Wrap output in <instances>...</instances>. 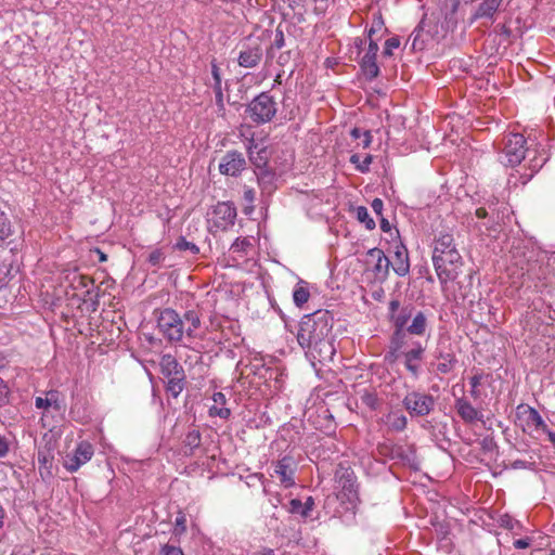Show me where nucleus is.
<instances>
[{
	"mask_svg": "<svg viewBox=\"0 0 555 555\" xmlns=\"http://www.w3.org/2000/svg\"><path fill=\"white\" fill-rule=\"evenodd\" d=\"M333 323L334 318L328 310H317L306 314L299 323L297 341L313 364L330 362L335 356Z\"/></svg>",
	"mask_w": 555,
	"mask_h": 555,
	"instance_id": "nucleus-1",
	"label": "nucleus"
},
{
	"mask_svg": "<svg viewBox=\"0 0 555 555\" xmlns=\"http://www.w3.org/2000/svg\"><path fill=\"white\" fill-rule=\"evenodd\" d=\"M153 313L159 333L169 343H179L184 336L195 338L202 325L198 308L186 310L182 315L172 308L155 309Z\"/></svg>",
	"mask_w": 555,
	"mask_h": 555,
	"instance_id": "nucleus-2",
	"label": "nucleus"
},
{
	"mask_svg": "<svg viewBox=\"0 0 555 555\" xmlns=\"http://www.w3.org/2000/svg\"><path fill=\"white\" fill-rule=\"evenodd\" d=\"M160 372L166 378V390L173 398H178L186 385L183 366L177 359L170 354H164L160 358Z\"/></svg>",
	"mask_w": 555,
	"mask_h": 555,
	"instance_id": "nucleus-3",
	"label": "nucleus"
},
{
	"mask_svg": "<svg viewBox=\"0 0 555 555\" xmlns=\"http://www.w3.org/2000/svg\"><path fill=\"white\" fill-rule=\"evenodd\" d=\"M527 140L520 133H509L504 138V147L500 154L499 160L506 167L519 165L526 156L528 150Z\"/></svg>",
	"mask_w": 555,
	"mask_h": 555,
	"instance_id": "nucleus-4",
	"label": "nucleus"
},
{
	"mask_svg": "<svg viewBox=\"0 0 555 555\" xmlns=\"http://www.w3.org/2000/svg\"><path fill=\"white\" fill-rule=\"evenodd\" d=\"M278 111L276 102L268 92H261L247 105L246 114L256 124H266L273 119Z\"/></svg>",
	"mask_w": 555,
	"mask_h": 555,
	"instance_id": "nucleus-5",
	"label": "nucleus"
},
{
	"mask_svg": "<svg viewBox=\"0 0 555 555\" xmlns=\"http://www.w3.org/2000/svg\"><path fill=\"white\" fill-rule=\"evenodd\" d=\"M402 405L411 417H424L435 410L436 398L424 391L412 390L403 398Z\"/></svg>",
	"mask_w": 555,
	"mask_h": 555,
	"instance_id": "nucleus-6",
	"label": "nucleus"
},
{
	"mask_svg": "<svg viewBox=\"0 0 555 555\" xmlns=\"http://www.w3.org/2000/svg\"><path fill=\"white\" fill-rule=\"evenodd\" d=\"M433 262L438 278H456L462 273L463 261L456 248L433 256Z\"/></svg>",
	"mask_w": 555,
	"mask_h": 555,
	"instance_id": "nucleus-7",
	"label": "nucleus"
},
{
	"mask_svg": "<svg viewBox=\"0 0 555 555\" xmlns=\"http://www.w3.org/2000/svg\"><path fill=\"white\" fill-rule=\"evenodd\" d=\"M94 454V448L89 441H80L73 453L65 455L63 466L69 472H77L82 465L88 463Z\"/></svg>",
	"mask_w": 555,
	"mask_h": 555,
	"instance_id": "nucleus-8",
	"label": "nucleus"
},
{
	"mask_svg": "<svg viewBox=\"0 0 555 555\" xmlns=\"http://www.w3.org/2000/svg\"><path fill=\"white\" fill-rule=\"evenodd\" d=\"M211 222L215 228L225 231L234 225L236 219V208L231 202H219L211 211Z\"/></svg>",
	"mask_w": 555,
	"mask_h": 555,
	"instance_id": "nucleus-9",
	"label": "nucleus"
},
{
	"mask_svg": "<svg viewBox=\"0 0 555 555\" xmlns=\"http://www.w3.org/2000/svg\"><path fill=\"white\" fill-rule=\"evenodd\" d=\"M246 165L243 153L232 150L221 157L218 169L223 176L238 177L245 170Z\"/></svg>",
	"mask_w": 555,
	"mask_h": 555,
	"instance_id": "nucleus-10",
	"label": "nucleus"
},
{
	"mask_svg": "<svg viewBox=\"0 0 555 555\" xmlns=\"http://www.w3.org/2000/svg\"><path fill=\"white\" fill-rule=\"evenodd\" d=\"M486 205L490 211V224L488 225V230L498 232L500 225L505 222V219L509 218L512 212L511 207L507 203L494 196L487 199Z\"/></svg>",
	"mask_w": 555,
	"mask_h": 555,
	"instance_id": "nucleus-11",
	"label": "nucleus"
},
{
	"mask_svg": "<svg viewBox=\"0 0 555 555\" xmlns=\"http://www.w3.org/2000/svg\"><path fill=\"white\" fill-rule=\"evenodd\" d=\"M297 462L292 455H284L274 464V474L279 477L281 485L285 488L295 486V473Z\"/></svg>",
	"mask_w": 555,
	"mask_h": 555,
	"instance_id": "nucleus-12",
	"label": "nucleus"
},
{
	"mask_svg": "<svg viewBox=\"0 0 555 555\" xmlns=\"http://www.w3.org/2000/svg\"><path fill=\"white\" fill-rule=\"evenodd\" d=\"M335 478L350 502L358 500L357 477L350 467L339 465L335 473Z\"/></svg>",
	"mask_w": 555,
	"mask_h": 555,
	"instance_id": "nucleus-13",
	"label": "nucleus"
},
{
	"mask_svg": "<svg viewBox=\"0 0 555 555\" xmlns=\"http://www.w3.org/2000/svg\"><path fill=\"white\" fill-rule=\"evenodd\" d=\"M378 44L374 39H371L365 54L360 61V67L363 75L367 80H373L379 75V67L376 63Z\"/></svg>",
	"mask_w": 555,
	"mask_h": 555,
	"instance_id": "nucleus-14",
	"label": "nucleus"
},
{
	"mask_svg": "<svg viewBox=\"0 0 555 555\" xmlns=\"http://www.w3.org/2000/svg\"><path fill=\"white\" fill-rule=\"evenodd\" d=\"M262 48L258 42L243 43L237 56V63L244 68H254L262 60Z\"/></svg>",
	"mask_w": 555,
	"mask_h": 555,
	"instance_id": "nucleus-15",
	"label": "nucleus"
},
{
	"mask_svg": "<svg viewBox=\"0 0 555 555\" xmlns=\"http://www.w3.org/2000/svg\"><path fill=\"white\" fill-rule=\"evenodd\" d=\"M454 409L460 418L466 424H474L478 421L482 422L483 414L475 408L469 400L464 397L456 398Z\"/></svg>",
	"mask_w": 555,
	"mask_h": 555,
	"instance_id": "nucleus-16",
	"label": "nucleus"
},
{
	"mask_svg": "<svg viewBox=\"0 0 555 555\" xmlns=\"http://www.w3.org/2000/svg\"><path fill=\"white\" fill-rule=\"evenodd\" d=\"M435 358L439 361L437 371L441 374L450 373L457 363L456 357L451 347H446L443 343L438 344L435 350Z\"/></svg>",
	"mask_w": 555,
	"mask_h": 555,
	"instance_id": "nucleus-17",
	"label": "nucleus"
},
{
	"mask_svg": "<svg viewBox=\"0 0 555 555\" xmlns=\"http://www.w3.org/2000/svg\"><path fill=\"white\" fill-rule=\"evenodd\" d=\"M425 348L421 343L416 341L413 344V348L402 352L404 358V366L415 378L420 375V362L423 359Z\"/></svg>",
	"mask_w": 555,
	"mask_h": 555,
	"instance_id": "nucleus-18",
	"label": "nucleus"
},
{
	"mask_svg": "<svg viewBox=\"0 0 555 555\" xmlns=\"http://www.w3.org/2000/svg\"><path fill=\"white\" fill-rule=\"evenodd\" d=\"M503 0H483L472 16V21L487 18L494 21L495 14L502 5Z\"/></svg>",
	"mask_w": 555,
	"mask_h": 555,
	"instance_id": "nucleus-19",
	"label": "nucleus"
},
{
	"mask_svg": "<svg viewBox=\"0 0 555 555\" xmlns=\"http://www.w3.org/2000/svg\"><path fill=\"white\" fill-rule=\"evenodd\" d=\"M393 272L399 276H405L410 270V262L406 249H398L390 259Z\"/></svg>",
	"mask_w": 555,
	"mask_h": 555,
	"instance_id": "nucleus-20",
	"label": "nucleus"
},
{
	"mask_svg": "<svg viewBox=\"0 0 555 555\" xmlns=\"http://www.w3.org/2000/svg\"><path fill=\"white\" fill-rule=\"evenodd\" d=\"M377 450L380 455L388 456L391 460L400 459L403 462H410L411 457H414L413 452L404 454L402 447L390 443H380L378 444Z\"/></svg>",
	"mask_w": 555,
	"mask_h": 555,
	"instance_id": "nucleus-21",
	"label": "nucleus"
},
{
	"mask_svg": "<svg viewBox=\"0 0 555 555\" xmlns=\"http://www.w3.org/2000/svg\"><path fill=\"white\" fill-rule=\"evenodd\" d=\"M212 400L215 404L209 409L210 416H219L220 418L227 420L231 415V411L228 408H224L227 402V398L223 392H215L212 395Z\"/></svg>",
	"mask_w": 555,
	"mask_h": 555,
	"instance_id": "nucleus-22",
	"label": "nucleus"
},
{
	"mask_svg": "<svg viewBox=\"0 0 555 555\" xmlns=\"http://www.w3.org/2000/svg\"><path fill=\"white\" fill-rule=\"evenodd\" d=\"M202 437L198 429L190 430L183 439L184 455L192 456L196 449L201 447Z\"/></svg>",
	"mask_w": 555,
	"mask_h": 555,
	"instance_id": "nucleus-23",
	"label": "nucleus"
},
{
	"mask_svg": "<svg viewBox=\"0 0 555 555\" xmlns=\"http://www.w3.org/2000/svg\"><path fill=\"white\" fill-rule=\"evenodd\" d=\"M35 405L37 409L53 408L55 411H61L63 408L62 402L59 400V392L56 390L48 391L46 398L37 397Z\"/></svg>",
	"mask_w": 555,
	"mask_h": 555,
	"instance_id": "nucleus-24",
	"label": "nucleus"
},
{
	"mask_svg": "<svg viewBox=\"0 0 555 555\" xmlns=\"http://www.w3.org/2000/svg\"><path fill=\"white\" fill-rule=\"evenodd\" d=\"M310 298V285L305 280H299L293 291V300L297 307H302Z\"/></svg>",
	"mask_w": 555,
	"mask_h": 555,
	"instance_id": "nucleus-25",
	"label": "nucleus"
},
{
	"mask_svg": "<svg viewBox=\"0 0 555 555\" xmlns=\"http://www.w3.org/2000/svg\"><path fill=\"white\" fill-rule=\"evenodd\" d=\"M37 459L41 477H52L53 455L51 452L49 450H39Z\"/></svg>",
	"mask_w": 555,
	"mask_h": 555,
	"instance_id": "nucleus-26",
	"label": "nucleus"
},
{
	"mask_svg": "<svg viewBox=\"0 0 555 555\" xmlns=\"http://www.w3.org/2000/svg\"><path fill=\"white\" fill-rule=\"evenodd\" d=\"M412 312L413 307L408 305L402 307L397 313H391L389 320L393 324V327L404 330L405 325L412 317Z\"/></svg>",
	"mask_w": 555,
	"mask_h": 555,
	"instance_id": "nucleus-27",
	"label": "nucleus"
},
{
	"mask_svg": "<svg viewBox=\"0 0 555 555\" xmlns=\"http://www.w3.org/2000/svg\"><path fill=\"white\" fill-rule=\"evenodd\" d=\"M427 330V318L424 312L418 311L412 320V323L406 327V332L412 335L422 336Z\"/></svg>",
	"mask_w": 555,
	"mask_h": 555,
	"instance_id": "nucleus-28",
	"label": "nucleus"
},
{
	"mask_svg": "<svg viewBox=\"0 0 555 555\" xmlns=\"http://www.w3.org/2000/svg\"><path fill=\"white\" fill-rule=\"evenodd\" d=\"M517 409H518V411L519 410H524L522 413L527 415V422L528 423L533 424L537 429H540L542 431H546L547 425L545 424V422L543 421L542 416L540 415V413L534 408L526 406V405L520 404Z\"/></svg>",
	"mask_w": 555,
	"mask_h": 555,
	"instance_id": "nucleus-29",
	"label": "nucleus"
},
{
	"mask_svg": "<svg viewBox=\"0 0 555 555\" xmlns=\"http://www.w3.org/2000/svg\"><path fill=\"white\" fill-rule=\"evenodd\" d=\"M455 248L454 238L449 233L440 234L438 238L435 240L434 253L433 256H437V254H443L444 251L452 250Z\"/></svg>",
	"mask_w": 555,
	"mask_h": 555,
	"instance_id": "nucleus-30",
	"label": "nucleus"
},
{
	"mask_svg": "<svg viewBox=\"0 0 555 555\" xmlns=\"http://www.w3.org/2000/svg\"><path fill=\"white\" fill-rule=\"evenodd\" d=\"M372 257H376V263L374 266V272L376 274H387L390 267V259L385 256V254L377 248H374L370 251Z\"/></svg>",
	"mask_w": 555,
	"mask_h": 555,
	"instance_id": "nucleus-31",
	"label": "nucleus"
},
{
	"mask_svg": "<svg viewBox=\"0 0 555 555\" xmlns=\"http://www.w3.org/2000/svg\"><path fill=\"white\" fill-rule=\"evenodd\" d=\"M461 4V0H443L442 10L444 12V18L452 24L457 23V11Z\"/></svg>",
	"mask_w": 555,
	"mask_h": 555,
	"instance_id": "nucleus-32",
	"label": "nucleus"
},
{
	"mask_svg": "<svg viewBox=\"0 0 555 555\" xmlns=\"http://www.w3.org/2000/svg\"><path fill=\"white\" fill-rule=\"evenodd\" d=\"M388 424L390 429L395 431H403L408 425V418L402 413H390L388 415Z\"/></svg>",
	"mask_w": 555,
	"mask_h": 555,
	"instance_id": "nucleus-33",
	"label": "nucleus"
},
{
	"mask_svg": "<svg viewBox=\"0 0 555 555\" xmlns=\"http://www.w3.org/2000/svg\"><path fill=\"white\" fill-rule=\"evenodd\" d=\"M243 199L245 202L243 211L245 215L249 216L253 214V211L255 209V206H254V202L256 199L255 189L245 185L244 191H243Z\"/></svg>",
	"mask_w": 555,
	"mask_h": 555,
	"instance_id": "nucleus-34",
	"label": "nucleus"
},
{
	"mask_svg": "<svg viewBox=\"0 0 555 555\" xmlns=\"http://www.w3.org/2000/svg\"><path fill=\"white\" fill-rule=\"evenodd\" d=\"M284 47H285L284 33H283L282 28L280 26H278V28L275 29L274 40L271 43V46L267 49V56L272 59L274 56L273 55L274 50H281Z\"/></svg>",
	"mask_w": 555,
	"mask_h": 555,
	"instance_id": "nucleus-35",
	"label": "nucleus"
},
{
	"mask_svg": "<svg viewBox=\"0 0 555 555\" xmlns=\"http://www.w3.org/2000/svg\"><path fill=\"white\" fill-rule=\"evenodd\" d=\"M356 216H357V220L361 223H364L365 228L367 230H373L375 229V221L374 219L370 216L369 214V210L366 207L364 206H358L356 208Z\"/></svg>",
	"mask_w": 555,
	"mask_h": 555,
	"instance_id": "nucleus-36",
	"label": "nucleus"
},
{
	"mask_svg": "<svg viewBox=\"0 0 555 555\" xmlns=\"http://www.w3.org/2000/svg\"><path fill=\"white\" fill-rule=\"evenodd\" d=\"M373 162V156L367 154L365 157L361 160L360 155L353 154L350 156V163L356 166V168L362 172L365 173L370 170V165Z\"/></svg>",
	"mask_w": 555,
	"mask_h": 555,
	"instance_id": "nucleus-37",
	"label": "nucleus"
},
{
	"mask_svg": "<svg viewBox=\"0 0 555 555\" xmlns=\"http://www.w3.org/2000/svg\"><path fill=\"white\" fill-rule=\"evenodd\" d=\"M350 135L354 140H361L359 145H361L363 149H367L372 143V135H371V131H369V130H362L360 128L354 127L350 131Z\"/></svg>",
	"mask_w": 555,
	"mask_h": 555,
	"instance_id": "nucleus-38",
	"label": "nucleus"
},
{
	"mask_svg": "<svg viewBox=\"0 0 555 555\" xmlns=\"http://www.w3.org/2000/svg\"><path fill=\"white\" fill-rule=\"evenodd\" d=\"M406 333L408 332L403 328L395 327V331L390 337L389 347L393 348L395 350H401L405 344Z\"/></svg>",
	"mask_w": 555,
	"mask_h": 555,
	"instance_id": "nucleus-39",
	"label": "nucleus"
},
{
	"mask_svg": "<svg viewBox=\"0 0 555 555\" xmlns=\"http://www.w3.org/2000/svg\"><path fill=\"white\" fill-rule=\"evenodd\" d=\"M361 402L372 411H376L380 405L378 396L374 391H364L361 395Z\"/></svg>",
	"mask_w": 555,
	"mask_h": 555,
	"instance_id": "nucleus-40",
	"label": "nucleus"
},
{
	"mask_svg": "<svg viewBox=\"0 0 555 555\" xmlns=\"http://www.w3.org/2000/svg\"><path fill=\"white\" fill-rule=\"evenodd\" d=\"M175 248L181 251H189L191 255H196L199 253V248L193 242H189L184 236H180L176 244Z\"/></svg>",
	"mask_w": 555,
	"mask_h": 555,
	"instance_id": "nucleus-41",
	"label": "nucleus"
},
{
	"mask_svg": "<svg viewBox=\"0 0 555 555\" xmlns=\"http://www.w3.org/2000/svg\"><path fill=\"white\" fill-rule=\"evenodd\" d=\"M482 378H483L482 373H476L469 378V384H470L469 392H470L472 398L475 400L480 398L479 386L481 385Z\"/></svg>",
	"mask_w": 555,
	"mask_h": 555,
	"instance_id": "nucleus-42",
	"label": "nucleus"
},
{
	"mask_svg": "<svg viewBox=\"0 0 555 555\" xmlns=\"http://www.w3.org/2000/svg\"><path fill=\"white\" fill-rule=\"evenodd\" d=\"M12 234L11 222L4 211L0 209V240L4 241Z\"/></svg>",
	"mask_w": 555,
	"mask_h": 555,
	"instance_id": "nucleus-43",
	"label": "nucleus"
},
{
	"mask_svg": "<svg viewBox=\"0 0 555 555\" xmlns=\"http://www.w3.org/2000/svg\"><path fill=\"white\" fill-rule=\"evenodd\" d=\"M288 512L294 515H299L304 519L308 518V514L304 508V504L299 499H292L288 506Z\"/></svg>",
	"mask_w": 555,
	"mask_h": 555,
	"instance_id": "nucleus-44",
	"label": "nucleus"
},
{
	"mask_svg": "<svg viewBox=\"0 0 555 555\" xmlns=\"http://www.w3.org/2000/svg\"><path fill=\"white\" fill-rule=\"evenodd\" d=\"M384 25H385V23H384L382 13L380 12L375 13L373 15L372 26L367 31L369 39L370 40L373 39L374 34L379 31L384 27Z\"/></svg>",
	"mask_w": 555,
	"mask_h": 555,
	"instance_id": "nucleus-45",
	"label": "nucleus"
},
{
	"mask_svg": "<svg viewBox=\"0 0 555 555\" xmlns=\"http://www.w3.org/2000/svg\"><path fill=\"white\" fill-rule=\"evenodd\" d=\"M399 46H400V40H399L398 37H391V38L387 39L386 42H385L383 54L385 56H391L392 55V51L395 49H398Z\"/></svg>",
	"mask_w": 555,
	"mask_h": 555,
	"instance_id": "nucleus-46",
	"label": "nucleus"
},
{
	"mask_svg": "<svg viewBox=\"0 0 555 555\" xmlns=\"http://www.w3.org/2000/svg\"><path fill=\"white\" fill-rule=\"evenodd\" d=\"M10 402V388L1 377H0V406H4Z\"/></svg>",
	"mask_w": 555,
	"mask_h": 555,
	"instance_id": "nucleus-47",
	"label": "nucleus"
},
{
	"mask_svg": "<svg viewBox=\"0 0 555 555\" xmlns=\"http://www.w3.org/2000/svg\"><path fill=\"white\" fill-rule=\"evenodd\" d=\"M400 356H402L401 350H395L393 348L388 347V351L384 356V361L385 363L392 365L397 362Z\"/></svg>",
	"mask_w": 555,
	"mask_h": 555,
	"instance_id": "nucleus-48",
	"label": "nucleus"
},
{
	"mask_svg": "<svg viewBox=\"0 0 555 555\" xmlns=\"http://www.w3.org/2000/svg\"><path fill=\"white\" fill-rule=\"evenodd\" d=\"M160 555H184L182 550L179 546L171 545V544H165L162 546Z\"/></svg>",
	"mask_w": 555,
	"mask_h": 555,
	"instance_id": "nucleus-49",
	"label": "nucleus"
},
{
	"mask_svg": "<svg viewBox=\"0 0 555 555\" xmlns=\"http://www.w3.org/2000/svg\"><path fill=\"white\" fill-rule=\"evenodd\" d=\"M286 2L293 11L299 10L301 15L306 12L305 0H286Z\"/></svg>",
	"mask_w": 555,
	"mask_h": 555,
	"instance_id": "nucleus-50",
	"label": "nucleus"
},
{
	"mask_svg": "<svg viewBox=\"0 0 555 555\" xmlns=\"http://www.w3.org/2000/svg\"><path fill=\"white\" fill-rule=\"evenodd\" d=\"M164 259V255L160 250H153L150 255H149V262L152 264V266H157L162 262V260Z\"/></svg>",
	"mask_w": 555,
	"mask_h": 555,
	"instance_id": "nucleus-51",
	"label": "nucleus"
},
{
	"mask_svg": "<svg viewBox=\"0 0 555 555\" xmlns=\"http://www.w3.org/2000/svg\"><path fill=\"white\" fill-rule=\"evenodd\" d=\"M250 246V243L247 238H236V241L232 244L231 249L233 251L245 250L246 247Z\"/></svg>",
	"mask_w": 555,
	"mask_h": 555,
	"instance_id": "nucleus-52",
	"label": "nucleus"
},
{
	"mask_svg": "<svg viewBox=\"0 0 555 555\" xmlns=\"http://www.w3.org/2000/svg\"><path fill=\"white\" fill-rule=\"evenodd\" d=\"M371 207L376 216H378V217L383 216L384 202L380 198H374L372 201Z\"/></svg>",
	"mask_w": 555,
	"mask_h": 555,
	"instance_id": "nucleus-53",
	"label": "nucleus"
},
{
	"mask_svg": "<svg viewBox=\"0 0 555 555\" xmlns=\"http://www.w3.org/2000/svg\"><path fill=\"white\" fill-rule=\"evenodd\" d=\"M418 36H420V33H417L416 35H414V33L409 37L408 41H406V44L411 42V49L412 50H422L423 49V43L418 42Z\"/></svg>",
	"mask_w": 555,
	"mask_h": 555,
	"instance_id": "nucleus-54",
	"label": "nucleus"
},
{
	"mask_svg": "<svg viewBox=\"0 0 555 555\" xmlns=\"http://www.w3.org/2000/svg\"><path fill=\"white\" fill-rule=\"evenodd\" d=\"M216 105L218 107L219 115H225V105L223 100V93L215 94Z\"/></svg>",
	"mask_w": 555,
	"mask_h": 555,
	"instance_id": "nucleus-55",
	"label": "nucleus"
},
{
	"mask_svg": "<svg viewBox=\"0 0 555 555\" xmlns=\"http://www.w3.org/2000/svg\"><path fill=\"white\" fill-rule=\"evenodd\" d=\"M9 453V442L4 437L0 436V457H4Z\"/></svg>",
	"mask_w": 555,
	"mask_h": 555,
	"instance_id": "nucleus-56",
	"label": "nucleus"
},
{
	"mask_svg": "<svg viewBox=\"0 0 555 555\" xmlns=\"http://www.w3.org/2000/svg\"><path fill=\"white\" fill-rule=\"evenodd\" d=\"M211 75L214 81H221V73L219 66L216 64V62H211Z\"/></svg>",
	"mask_w": 555,
	"mask_h": 555,
	"instance_id": "nucleus-57",
	"label": "nucleus"
},
{
	"mask_svg": "<svg viewBox=\"0 0 555 555\" xmlns=\"http://www.w3.org/2000/svg\"><path fill=\"white\" fill-rule=\"evenodd\" d=\"M304 508L306 509L308 516L310 517L311 512L314 507V500L312 496H308L305 502H302Z\"/></svg>",
	"mask_w": 555,
	"mask_h": 555,
	"instance_id": "nucleus-58",
	"label": "nucleus"
},
{
	"mask_svg": "<svg viewBox=\"0 0 555 555\" xmlns=\"http://www.w3.org/2000/svg\"><path fill=\"white\" fill-rule=\"evenodd\" d=\"M380 230L383 232H389L391 230L390 222L384 216L379 217Z\"/></svg>",
	"mask_w": 555,
	"mask_h": 555,
	"instance_id": "nucleus-59",
	"label": "nucleus"
},
{
	"mask_svg": "<svg viewBox=\"0 0 555 555\" xmlns=\"http://www.w3.org/2000/svg\"><path fill=\"white\" fill-rule=\"evenodd\" d=\"M530 545V539H518L514 542L516 548H527Z\"/></svg>",
	"mask_w": 555,
	"mask_h": 555,
	"instance_id": "nucleus-60",
	"label": "nucleus"
},
{
	"mask_svg": "<svg viewBox=\"0 0 555 555\" xmlns=\"http://www.w3.org/2000/svg\"><path fill=\"white\" fill-rule=\"evenodd\" d=\"M476 216L477 218L479 219H485V218H489L490 219V211L488 208L486 207H479L477 210H476Z\"/></svg>",
	"mask_w": 555,
	"mask_h": 555,
	"instance_id": "nucleus-61",
	"label": "nucleus"
},
{
	"mask_svg": "<svg viewBox=\"0 0 555 555\" xmlns=\"http://www.w3.org/2000/svg\"><path fill=\"white\" fill-rule=\"evenodd\" d=\"M528 463L526 461H522V460H516L514 461L511 466L512 468L514 469H524V468H528Z\"/></svg>",
	"mask_w": 555,
	"mask_h": 555,
	"instance_id": "nucleus-62",
	"label": "nucleus"
},
{
	"mask_svg": "<svg viewBox=\"0 0 555 555\" xmlns=\"http://www.w3.org/2000/svg\"><path fill=\"white\" fill-rule=\"evenodd\" d=\"M400 302L397 299H393L389 302V315L391 313H397L400 309Z\"/></svg>",
	"mask_w": 555,
	"mask_h": 555,
	"instance_id": "nucleus-63",
	"label": "nucleus"
},
{
	"mask_svg": "<svg viewBox=\"0 0 555 555\" xmlns=\"http://www.w3.org/2000/svg\"><path fill=\"white\" fill-rule=\"evenodd\" d=\"M256 555H275V551L273 548L263 547L258 551Z\"/></svg>",
	"mask_w": 555,
	"mask_h": 555,
	"instance_id": "nucleus-64",
	"label": "nucleus"
}]
</instances>
